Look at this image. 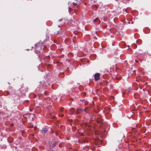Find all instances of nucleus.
Wrapping results in <instances>:
<instances>
[{"mask_svg":"<svg viewBox=\"0 0 151 151\" xmlns=\"http://www.w3.org/2000/svg\"><path fill=\"white\" fill-rule=\"evenodd\" d=\"M35 47H41L42 46H42V43L41 42H39L38 43H36L35 45Z\"/></svg>","mask_w":151,"mask_h":151,"instance_id":"nucleus-4","label":"nucleus"},{"mask_svg":"<svg viewBox=\"0 0 151 151\" xmlns=\"http://www.w3.org/2000/svg\"><path fill=\"white\" fill-rule=\"evenodd\" d=\"M63 108H61V109H60V111H63Z\"/></svg>","mask_w":151,"mask_h":151,"instance_id":"nucleus-11","label":"nucleus"},{"mask_svg":"<svg viewBox=\"0 0 151 151\" xmlns=\"http://www.w3.org/2000/svg\"><path fill=\"white\" fill-rule=\"evenodd\" d=\"M135 61L137 63L138 62V60H135Z\"/></svg>","mask_w":151,"mask_h":151,"instance_id":"nucleus-18","label":"nucleus"},{"mask_svg":"<svg viewBox=\"0 0 151 151\" xmlns=\"http://www.w3.org/2000/svg\"><path fill=\"white\" fill-rule=\"evenodd\" d=\"M127 47H129V45H128V46H127Z\"/></svg>","mask_w":151,"mask_h":151,"instance_id":"nucleus-31","label":"nucleus"},{"mask_svg":"<svg viewBox=\"0 0 151 151\" xmlns=\"http://www.w3.org/2000/svg\"><path fill=\"white\" fill-rule=\"evenodd\" d=\"M143 91H145V90L144 89H143Z\"/></svg>","mask_w":151,"mask_h":151,"instance_id":"nucleus-28","label":"nucleus"},{"mask_svg":"<svg viewBox=\"0 0 151 151\" xmlns=\"http://www.w3.org/2000/svg\"><path fill=\"white\" fill-rule=\"evenodd\" d=\"M98 122V123H99V122Z\"/></svg>","mask_w":151,"mask_h":151,"instance_id":"nucleus-34","label":"nucleus"},{"mask_svg":"<svg viewBox=\"0 0 151 151\" xmlns=\"http://www.w3.org/2000/svg\"><path fill=\"white\" fill-rule=\"evenodd\" d=\"M138 45H140L142 43V41L140 40H138L136 41Z\"/></svg>","mask_w":151,"mask_h":151,"instance_id":"nucleus-6","label":"nucleus"},{"mask_svg":"<svg viewBox=\"0 0 151 151\" xmlns=\"http://www.w3.org/2000/svg\"><path fill=\"white\" fill-rule=\"evenodd\" d=\"M44 94L45 95H46L47 94V92H44Z\"/></svg>","mask_w":151,"mask_h":151,"instance_id":"nucleus-10","label":"nucleus"},{"mask_svg":"<svg viewBox=\"0 0 151 151\" xmlns=\"http://www.w3.org/2000/svg\"><path fill=\"white\" fill-rule=\"evenodd\" d=\"M83 103L84 102V103L85 105H86L88 103V102L87 101H86L85 100H83Z\"/></svg>","mask_w":151,"mask_h":151,"instance_id":"nucleus-8","label":"nucleus"},{"mask_svg":"<svg viewBox=\"0 0 151 151\" xmlns=\"http://www.w3.org/2000/svg\"><path fill=\"white\" fill-rule=\"evenodd\" d=\"M75 111V110L74 109H72V111Z\"/></svg>","mask_w":151,"mask_h":151,"instance_id":"nucleus-13","label":"nucleus"},{"mask_svg":"<svg viewBox=\"0 0 151 151\" xmlns=\"http://www.w3.org/2000/svg\"><path fill=\"white\" fill-rule=\"evenodd\" d=\"M57 144V143L56 142H52L50 143L49 147L50 149H51L55 147Z\"/></svg>","mask_w":151,"mask_h":151,"instance_id":"nucleus-2","label":"nucleus"},{"mask_svg":"<svg viewBox=\"0 0 151 151\" xmlns=\"http://www.w3.org/2000/svg\"><path fill=\"white\" fill-rule=\"evenodd\" d=\"M47 131V130L46 128H43L42 130V133L44 134L46 133Z\"/></svg>","mask_w":151,"mask_h":151,"instance_id":"nucleus-5","label":"nucleus"},{"mask_svg":"<svg viewBox=\"0 0 151 151\" xmlns=\"http://www.w3.org/2000/svg\"><path fill=\"white\" fill-rule=\"evenodd\" d=\"M101 46L102 47H103V46H102L101 45Z\"/></svg>","mask_w":151,"mask_h":151,"instance_id":"nucleus-30","label":"nucleus"},{"mask_svg":"<svg viewBox=\"0 0 151 151\" xmlns=\"http://www.w3.org/2000/svg\"><path fill=\"white\" fill-rule=\"evenodd\" d=\"M139 60L141 62H142V59H139Z\"/></svg>","mask_w":151,"mask_h":151,"instance_id":"nucleus-17","label":"nucleus"},{"mask_svg":"<svg viewBox=\"0 0 151 151\" xmlns=\"http://www.w3.org/2000/svg\"><path fill=\"white\" fill-rule=\"evenodd\" d=\"M63 55H62L61 56H60L61 57H63Z\"/></svg>","mask_w":151,"mask_h":151,"instance_id":"nucleus-27","label":"nucleus"},{"mask_svg":"<svg viewBox=\"0 0 151 151\" xmlns=\"http://www.w3.org/2000/svg\"><path fill=\"white\" fill-rule=\"evenodd\" d=\"M142 86H139V88H140V89H142Z\"/></svg>","mask_w":151,"mask_h":151,"instance_id":"nucleus-16","label":"nucleus"},{"mask_svg":"<svg viewBox=\"0 0 151 151\" xmlns=\"http://www.w3.org/2000/svg\"><path fill=\"white\" fill-rule=\"evenodd\" d=\"M58 27H59L60 26V25H58Z\"/></svg>","mask_w":151,"mask_h":151,"instance_id":"nucleus-33","label":"nucleus"},{"mask_svg":"<svg viewBox=\"0 0 151 151\" xmlns=\"http://www.w3.org/2000/svg\"><path fill=\"white\" fill-rule=\"evenodd\" d=\"M79 110V109H77V110L76 112V113L77 114H79V113H80V112H79V111H78Z\"/></svg>","mask_w":151,"mask_h":151,"instance_id":"nucleus-9","label":"nucleus"},{"mask_svg":"<svg viewBox=\"0 0 151 151\" xmlns=\"http://www.w3.org/2000/svg\"><path fill=\"white\" fill-rule=\"evenodd\" d=\"M69 10H70V9H71V8L69 6Z\"/></svg>","mask_w":151,"mask_h":151,"instance_id":"nucleus-21","label":"nucleus"},{"mask_svg":"<svg viewBox=\"0 0 151 151\" xmlns=\"http://www.w3.org/2000/svg\"><path fill=\"white\" fill-rule=\"evenodd\" d=\"M13 125V124H12V125Z\"/></svg>","mask_w":151,"mask_h":151,"instance_id":"nucleus-35","label":"nucleus"},{"mask_svg":"<svg viewBox=\"0 0 151 151\" xmlns=\"http://www.w3.org/2000/svg\"><path fill=\"white\" fill-rule=\"evenodd\" d=\"M29 50L28 49L26 50Z\"/></svg>","mask_w":151,"mask_h":151,"instance_id":"nucleus-32","label":"nucleus"},{"mask_svg":"<svg viewBox=\"0 0 151 151\" xmlns=\"http://www.w3.org/2000/svg\"><path fill=\"white\" fill-rule=\"evenodd\" d=\"M96 43H95V45H94V47H95V46H96Z\"/></svg>","mask_w":151,"mask_h":151,"instance_id":"nucleus-22","label":"nucleus"},{"mask_svg":"<svg viewBox=\"0 0 151 151\" xmlns=\"http://www.w3.org/2000/svg\"><path fill=\"white\" fill-rule=\"evenodd\" d=\"M23 116L24 118L26 119L27 118L30 119V118H32V121H33L34 120L33 117H35V115L34 114H26L23 115Z\"/></svg>","mask_w":151,"mask_h":151,"instance_id":"nucleus-1","label":"nucleus"},{"mask_svg":"<svg viewBox=\"0 0 151 151\" xmlns=\"http://www.w3.org/2000/svg\"><path fill=\"white\" fill-rule=\"evenodd\" d=\"M99 19L98 18H96L94 20V22H96L97 21H99Z\"/></svg>","mask_w":151,"mask_h":151,"instance_id":"nucleus-7","label":"nucleus"},{"mask_svg":"<svg viewBox=\"0 0 151 151\" xmlns=\"http://www.w3.org/2000/svg\"><path fill=\"white\" fill-rule=\"evenodd\" d=\"M71 100L72 101H73V99H71Z\"/></svg>","mask_w":151,"mask_h":151,"instance_id":"nucleus-23","label":"nucleus"},{"mask_svg":"<svg viewBox=\"0 0 151 151\" xmlns=\"http://www.w3.org/2000/svg\"><path fill=\"white\" fill-rule=\"evenodd\" d=\"M95 81H96L100 79V74L99 73H96L94 76Z\"/></svg>","mask_w":151,"mask_h":151,"instance_id":"nucleus-3","label":"nucleus"},{"mask_svg":"<svg viewBox=\"0 0 151 151\" xmlns=\"http://www.w3.org/2000/svg\"><path fill=\"white\" fill-rule=\"evenodd\" d=\"M29 110L30 111H32V110L31 109H30Z\"/></svg>","mask_w":151,"mask_h":151,"instance_id":"nucleus-25","label":"nucleus"},{"mask_svg":"<svg viewBox=\"0 0 151 151\" xmlns=\"http://www.w3.org/2000/svg\"><path fill=\"white\" fill-rule=\"evenodd\" d=\"M146 92H145V93H148H148H149V92H148V90H146Z\"/></svg>","mask_w":151,"mask_h":151,"instance_id":"nucleus-12","label":"nucleus"},{"mask_svg":"<svg viewBox=\"0 0 151 151\" xmlns=\"http://www.w3.org/2000/svg\"><path fill=\"white\" fill-rule=\"evenodd\" d=\"M6 93H7V95H8L9 94V92L7 91L6 92Z\"/></svg>","mask_w":151,"mask_h":151,"instance_id":"nucleus-14","label":"nucleus"},{"mask_svg":"<svg viewBox=\"0 0 151 151\" xmlns=\"http://www.w3.org/2000/svg\"><path fill=\"white\" fill-rule=\"evenodd\" d=\"M112 45L113 46H114V43H113Z\"/></svg>","mask_w":151,"mask_h":151,"instance_id":"nucleus-19","label":"nucleus"},{"mask_svg":"<svg viewBox=\"0 0 151 151\" xmlns=\"http://www.w3.org/2000/svg\"><path fill=\"white\" fill-rule=\"evenodd\" d=\"M64 116L63 114H62V115H60V116H61V117H63V116Z\"/></svg>","mask_w":151,"mask_h":151,"instance_id":"nucleus-15","label":"nucleus"},{"mask_svg":"<svg viewBox=\"0 0 151 151\" xmlns=\"http://www.w3.org/2000/svg\"><path fill=\"white\" fill-rule=\"evenodd\" d=\"M62 20V19H61L60 20V21H61Z\"/></svg>","mask_w":151,"mask_h":151,"instance_id":"nucleus-26","label":"nucleus"},{"mask_svg":"<svg viewBox=\"0 0 151 151\" xmlns=\"http://www.w3.org/2000/svg\"><path fill=\"white\" fill-rule=\"evenodd\" d=\"M86 108H85V109L84 111H86Z\"/></svg>","mask_w":151,"mask_h":151,"instance_id":"nucleus-24","label":"nucleus"},{"mask_svg":"<svg viewBox=\"0 0 151 151\" xmlns=\"http://www.w3.org/2000/svg\"><path fill=\"white\" fill-rule=\"evenodd\" d=\"M44 47H46V46H45V45H44Z\"/></svg>","mask_w":151,"mask_h":151,"instance_id":"nucleus-29","label":"nucleus"},{"mask_svg":"<svg viewBox=\"0 0 151 151\" xmlns=\"http://www.w3.org/2000/svg\"><path fill=\"white\" fill-rule=\"evenodd\" d=\"M147 84V82H145V85H146Z\"/></svg>","mask_w":151,"mask_h":151,"instance_id":"nucleus-20","label":"nucleus"}]
</instances>
